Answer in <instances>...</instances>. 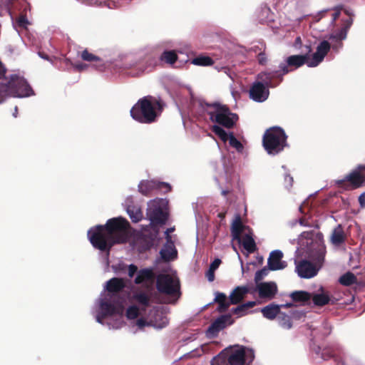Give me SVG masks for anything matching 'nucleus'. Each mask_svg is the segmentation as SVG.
I'll return each mask as SVG.
<instances>
[{"label": "nucleus", "instance_id": "f03ea898", "mask_svg": "<svg viewBox=\"0 0 365 365\" xmlns=\"http://www.w3.org/2000/svg\"><path fill=\"white\" fill-rule=\"evenodd\" d=\"M160 98L146 96L140 98L130 109V115L140 123L150 124L157 120L164 108Z\"/></svg>", "mask_w": 365, "mask_h": 365}, {"label": "nucleus", "instance_id": "09e8293b", "mask_svg": "<svg viewBox=\"0 0 365 365\" xmlns=\"http://www.w3.org/2000/svg\"><path fill=\"white\" fill-rule=\"evenodd\" d=\"M73 68L76 71H82L87 68L88 66L85 63H76L73 64Z\"/></svg>", "mask_w": 365, "mask_h": 365}, {"label": "nucleus", "instance_id": "4468645a", "mask_svg": "<svg viewBox=\"0 0 365 365\" xmlns=\"http://www.w3.org/2000/svg\"><path fill=\"white\" fill-rule=\"evenodd\" d=\"M212 131L222 141L226 142L229 140L230 145L235 148L237 150L241 151L243 149L242 144L235 137L232 133L228 135L221 126L217 125H212Z\"/></svg>", "mask_w": 365, "mask_h": 365}, {"label": "nucleus", "instance_id": "c03bdc74", "mask_svg": "<svg viewBox=\"0 0 365 365\" xmlns=\"http://www.w3.org/2000/svg\"><path fill=\"white\" fill-rule=\"evenodd\" d=\"M267 274H268V269L266 267H264L262 269L258 270L255 273V282H258L259 281L262 280L264 277L267 275Z\"/></svg>", "mask_w": 365, "mask_h": 365}, {"label": "nucleus", "instance_id": "13d9d810", "mask_svg": "<svg viewBox=\"0 0 365 365\" xmlns=\"http://www.w3.org/2000/svg\"><path fill=\"white\" fill-rule=\"evenodd\" d=\"M356 169L361 173V172L365 171V165H359Z\"/></svg>", "mask_w": 365, "mask_h": 365}, {"label": "nucleus", "instance_id": "4d7b16f0", "mask_svg": "<svg viewBox=\"0 0 365 365\" xmlns=\"http://www.w3.org/2000/svg\"><path fill=\"white\" fill-rule=\"evenodd\" d=\"M6 73V69L3 66V63L0 61V78H3Z\"/></svg>", "mask_w": 365, "mask_h": 365}, {"label": "nucleus", "instance_id": "f257e3e1", "mask_svg": "<svg viewBox=\"0 0 365 365\" xmlns=\"http://www.w3.org/2000/svg\"><path fill=\"white\" fill-rule=\"evenodd\" d=\"M130 224L123 217H114L108 220L105 225H97L88 232V239L92 245L109 255L112 247L115 244L125 243L129 239Z\"/></svg>", "mask_w": 365, "mask_h": 365}, {"label": "nucleus", "instance_id": "37998d69", "mask_svg": "<svg viewBox=\"0 0 365 365\" xmlns=\"http://www.w3.org/2000/svg\"><path fill=\"white\" fill-rule=\"evenodd\" d=\"M325 253H326L325 247H320L317 250V257L315 259L317 261V263H318L319 264L323 263V262L324 260Z\"/></svg>", "mask_w": 365, "mask_h": 365}, {"label": "nucleus", "instance_id": "9b49d317", "mask_svg": "<svg viewBox=\"0 0 365 365\" xmlns=\"http://www.w3.org/2000/svg\"><path fill=\"white\" fill-rule=\"evenodd\" d=\"M234 323L230 314L221 315L213 321L207 330V336L209 337H216L219 332L224 329L227 324Z\"/></svg>", "mask_w": 365, "mask_h": 365}, {"label": "nucleus", "instance_id": "0eeeda50", "mask_svg": "<svg viewBox=\"0 0 365 365\" xmlns=\"http://www.w3.org/2000/svg\"><path fill=\"white\" fill-rule=\"evenodd\" d=\"M312 52L310 46H307V52L304 55H292L288 56L285 61L279 65L281 70L280 76H284L302 66L304 64L308 66L309 61V53Z\"/></svg>", "mask_w": 365, "mask_h": 365}, {"label": "nucleus", "instance_id": "f8f14e48", "mask_svg": "<svg viewBox=\"0 0 365 365\" xmlns=\"http://www.w3.org/2000/svg\"><path fill=\"white\" fill-rule=\"evenodd\" d=\"M165 189L164 193H167L171 190V186L163 182L156 180H143L138 185L139 192L143 195L148 196L151 192L155 190Z\"/></svg>", "mask_w": 365, "mask_h": 365}, {"label": "nucleus", "instance_id": "bb28decb", "mask_svg": "<svg viewBox=\"0 0 365 365\" xmlns=\"http://www.w3.org/2000/svg\"><path fill=\"white\" fill-rule=\"evenodd\" d=\"M154 278L155 274L151 269H142L138 272V275L135 279V283L136 284H140L143 282L153 281Z\"/></svg>", "mask_w": 365, "mask_h": 365}, {"label": "nucleus", "instance_id": "dca6fc26", "mask_svg": "<svg viewBox=\"0 0 365 365\" xmlns=\"http://www.w3.org/2000/svg\"><path fill=\"white\" fill-rule=\"evenodd\" d=\"M269 95V88L262 83L255 82L250 89V98L256 102H263L266 101Z\"/></svg>", "mask_w": 365, "mask_h": 365}, {"label": "nucleus", "instance_id": "49530a36", "mask_svg": "<svg viewBox=\"0 0 365 365\" xmlns=\"http://www.w3.org/2000/svg\"><path fill=\"white\" fill-rule=\"evenodd\" d=\"M136 324L140 329L143 328L145 326H151L150 321L148 322L144 319L142 318L137 320Z\"/></svg>", "mask_w": 365, "mask_h": 365}, {"label": "nucleus", "instance_id": "aec40b11", "mask_svg": "<svg viewBox=\"0 0 365 365\" xmlns=\"http://www.w3.org/2000/svg\"><path fill=\"white\" fill-rule=\"evenodd\" d=\"M283 253L280 250H274L270 252L267 264L269 269L275 271L283 269L287 267V262L282 261Z\"/></svg>", "mask_w": 365, "mask_h": 365}, {"label": "nucleus", "instance_id": "680f3d73", "mask_svg": "<svg viewBox=\"0 0 365 365\" xmlns=\"http://www.w3.org/2000/svg\"><path fill=\"white\" fill-rule=\"evenodd\" d=\"M38 53H39V56H40L41 58H44V59H46V60H48V55H46V54H45V53H41V52H39Z\"/></svg>", "mask_w": 365, "mask_h": 365}, {"label": "nucleus", "instance_id": "c756f323", "mask_svg": "<svg viewBox=\"0 0 365 365\" xmlns=\"http://www.w3.org/2000/svg\"><path fill=\"white\" fill-rule=\"evenodd\" d=\"M345 235L341 225H339L332 232L331 241L335 245H339L344 242Z\"/></svg>", "mask_w": 365, "mask_h": 365}, {"label": "nucleus", "instance_id": "4c0bfd02", "mask_svg": "<svg viewBox=\"0 0 365 365\" xmlns=\"http://www.w3.org/2000/svg\"><path fill=\"white\" fill-rule=\"evenodd\" d=\"M259 51L257 56V59L260 65H265L267 63V57L265 53L266 46L264 44H262V48H259V46H255L254 51L257 52Z\"/></svg>", "mask_w": 365, "mask_h": 365}, {"label": "nucleus", "instance_id": "473e14b6", "mask_svg": "<svg viewBox=\"0 0 365 365\" xmlns=\"http://www.w3.org/2000/svg\"><path fill=\"white\" fill-rule=\"evenodd\" d=\"M339 283L344 286H351L357 282V278L351 272H348L341 275L339 279Z\"/></svg>", "mask_w": 365, "mask_h": 365}, {"label": "nucleus", "instance_id": "864d4df0", "mask_svg": "<svg viewBox=\"0 0 365 365\" xmlns=\"http://www.w3.org/2000/svg\"><path fill=\"white\" fill-rule=\"evenodd\" d=\"M359 202L361 207H365V193H362L359 197Z\"/></svg>", "mask_w": 365, "mask_h": 365}, {"label": "nucleus", "instance_id": "79ce46f5", "mask_svg": "<svg viewBox=\"0 0 365 365\" xmlns=\"http://www.w3.org/2000/svg\"><path fill=\"white\" fill-rule=\"evenodd\" d=\"M125 316L128 319H135L139 316V309L135 305L130 306L125 313Z\"/></svg>", "mask_w": 365, "mask_h": 365}, {"label": "nucleus", "instance_id": "bf43d9fd", "mask_svg": "<svg viewBox=\"0 0 365 365\" xmlns=\"http://www.w3.org/2000/svg\"><path fill=\"white\" fill-rule=\"evenodd\" d=\"M279 306H280V309L282 307L289 308V307H292L294 306V304L292 303H287V304H281Z\"/></svg>", "mask_w": 365, "mask_h": 365}, {"label": "nucleus", "instance_id": "9d476101", "mask_svg": "<svg viewBox=\"0 0 365 365\" xmlns=\"http://www.w3.org/2000/svg\"><path fill=\"white\" fill-rule=\"evenodd\" d=\"M7 87L14 91L19 97H28L34 94L28 82L24 78L17 76H11Z\"/></svg>", "mask_w": 365, "mask_h": 365}, {"label": "nucleus", "instance_id": "393cba45", "mask_svg": "<svg viewBox=\"0 0 365 365\" xmlns=\"http://www.w3.org/2000/svg\"><path fill=\"white\" fill-rule=\"evenodd\" d=\"M280 312V306L270 304L261 309L263 317L269 320L274 319Z\"/></svg>", "mask_w": 365, "mask_h": 365}, {"label": "nucleus", "instance_id": "e433bc0d", "mask_svg": "<svg viewBox=\"0 0 365 365\" xmlns=\"http://www.w3.org/2000/svg\"><path fill=\"white\" fill-rule=\"evenodd\" d=\"M191 63L196 66H212L214 63V61L209 56H199L194 58Z\"/></svg>", "mask_w": 365, "mask_h": 365}, {"label": "nucleus", "instance_id": "052dcab7", "mask_svg": "<svg viewBox=\"0 0 365 365\" xmlns=\"http://www.w3.org/2000/svg\"><path fill=\"white\" fill-rule=\"evenodd\" d=\"M106 317H103L102 316V312L101 313V314H98L96 317V319H97V322H99V323H102L103 322V319H104Z\"/></svg>", "mask_w": 365, "mask_h": 365}, {"label": "nucleus", "instance_id": "6e6d98bb", "mask_svg": "<svg viewBox=\"0 0 365 365\" xmlns=\"http://www.w3.org/2000/svg\"><path fill=\"white\" fill-rule=\"evenodd\" d=\"M27 22L28 21L24 16H21L18 20L19 25L21 26H24Z\"/></svg>", "mask_w": 365, "mask_h": 365}, {"label": "nucleus", "instance_id": "5fc2aeb1", "mask_svg": "<svg viewBox=\"0 0 365 365\" xmlns=\"http://www.w3.org/2000/svg\"><path fill=\"white\" fill-rule=\"evenodd\" d=\"M246 357L250 359V362L252 361L255 358L254 351L251 349H249L247 351H246Z\"/></svg>", "mask_w": 365, "mask_h": 365}, {"label": "nucleus", "instance_id": "b1692460", "mask_svg": "<svg viewBox=\"0 0 365 365\" xmlns=\"http://www.w3.org/2000/svg\"><path fill=\"white\" fill-rule=\"evenodd\" d=\"M161 258L165 262H170L177 257V251L174 247L173 242H167L160 251Z\"/></svg>", "mask_w": 365, "mask_h": 365}, {"label": "nucleus", "instance_id": "6ab92c4d", "mask_svg": "<svg viewBox=\"0 0 365 365\" xmlns=\"http://www.w3.org/2000/svg\"><path fill=\"white\" fill-rule=\"evenodd\" d=\"M296 270L302 278H311L317 274V269L313 263L306 259L300 261L297 264Z\"/></svg>", "mask_w": 365, "mask_h": 365}, {"label": "nucleus", "instance_id": "a211bd4d", "mask_svg": "<svg viewBox=\"0 0 365 365\" xmlns=\"http://www.w3.org/2000/svg\"><path fill=\"white\" fill-rule=\"evenodd\" d=\"M259 297L262 299H273L277 292V286L274 282H260L257 284Z\"/></svg>", "mask_w": 365, "mask_h": 365}, {"label": "nucleus", "instance_id": "cd10ccee", "mask_svg": "<svg viewBox=\"0 0 365 365\" xmlns=\"http://www.w3.org/2000/svg\"><path fill=\"white\" fill-rule=\"evenodd\" d=\"M289 297L293 302L305 304L310 301L312 294L306 291H294L289 294Z\"/></svg>", "mask_w": 365, "mask_h": 365}, {"label": "nucleus", "instance_id": "4be33fe9", "mask_svg": "<svg viewBox=\"0 0 365 365\" xmlns=\"http://www.w3.org/2000/svg\"><path fill=\"white\" fill-rule=\"evenodd\" d=\"M249 227L242 224L240 216L237 215L231 225V235L232 239L241 242L242 233Z\"/></svg>", "mask_w": 365, "mask_h": 365}, {"label": "nucleus", "instance_id": "f704fd0d", "mask_svg": "<svg viewBox=\"0 0 365 365\" xmlns=\"http://www.w3.org/2000/svg\"><path fill=\"white\" fill-rule=\"evenodd\" d=\"M178 55L175 51H165L160 56V59L165 63L173 65L178 60Z\"/></svg>", "mask_w": 365, "mask_h": 365}, {"label": "nucleus", "instance_id": "5701e85b", "mask_svg": "<svg viewBox=\"0 0 365 365\" xmlns=\"http://www.w3.org/2000/svg\"><path fill=\"white\" fill-rule=\"evenodd\" d=\"M125 287L123 278L113 277L106 283V290L110 293H118Z\"/></svg>", "mask_w": 365, "mask_h": 365}, {"label": "nucleus", "instance_id": "c9c22d12", "mask_svg": "<svg viewBox=\"0 0 365 365\" xmlns=\"http://www.w3.org/2000/svg\"><path fill=\"white\" fill-rule=\"evenodd\" d=\"M316 306L322 307L329 304V296L327 294H314L311 298Z\"/></svg>", "mask_w": 365, "mask_h": 365}, {"label": "nucleus", "instance_id": "423d86ee", "mask_svg": "<svg viewBox=\"0 0 365 365\" xmlns=\"http://www.w3.org/2000/svg\"><path fill=\"white\" fill-rule=\"evenodd\" d=\"M246 350L245 347L237 349H224L211 361L210 365H244Z\"/></svg>", "mask_w": 365, "mask_h": 365}, {"label": "nucleus", "instance_id": "0e129e2a", "mask_svg": "<svg viewBox=\"0 0 365 365\" xmlns=\"http://www.w3.org/2000/svg\"><path fill=\"white\" fill-rule=\"evenodd\" d=\"M288 177H289V180H290L291 182H292V181H293V178H292V177H290V176H288Z\"/></svg>", "mask_w": 365, "mask_h": 365}, {"label": "nucleus", "instance_id": "a19ab883", "mask_svg": "<svg viewBox=\"0 0 365 365\" xmlns=\"http://www.w3.org/2000/svg\"><path fill=\"white\" fill-rule=\"evenodd\" d=\"M134 297L139 304L145 307L149 306L150 298L146 293H137L135 294Z\"/></svg>", "mask_w": 365, "mask_h": 365}, {"label": "nucleus", "instance_id": "ddd939ff", "mask_svg": "<svg viewBox=\"0 0 365 365\" xmlns=\"http://www.w3.org/2000/svg\"><path fill=\"white\" fill-rule=\"evenodd\" d=\"M280 68L271 72H261L257 75L259 83H262L267 88H274L283 81V76H280Z\"/></svg>", "mask_w": 365, "mask_h": 365}, {"label": "nucleus", "instance_id": "603ef678", "mask_svg": "<svg viewBox=\"0 0 365 365\" xmlns=\"http://www.w3.org/2000/svg\"><path fill=\"white\" fill-rule=\"evenodd\" d=\"M174 228H168L165 231V238L167 240V242H173L171 239V236L170 235V233L174 231Z\"/></svg>", "mask_w": 365, "mask_h": 365}, {"label": "nucleus", "instance_id": "412c9836", "mask_svg": "<svg viewBox=\"0 0 365 365\" xmlns=\"http://www.w3.org/2000/svg\"><path fill=\"white\" fill-rule=\"evenodd\" d=\"M100 308L103 317L113 315H119L121 317L124 312V307L120 303L114 304L108 302H102Z\"/></svg>", "mask_w": 365, "mask_h": 365}, {"label": "nucleus", "instance_id": "8fccbe9b", "mask_svg": "<svg viewBox=\"0 0 365 365\" xmlns=\"http://www.w3.org/2000/svg\"><path fill=\"white\" fill-rule=\"evenodd\" d=\"M138 270V267L135 264H130L128 267V276L130 277H133L134 274L136 273Z\"/></svg>", "mask_w": 365, "mask_h": 365}, {"label": "nucleus", "instance_id": "69168bd1", "mask_svg": "<svg viewBox=\"0 0 365 365\" xmlns=\"http://www.w3.org/2000/svg\"><path fill=\"white\" fill-rule=\"evenodd\" d=\"M297 41H300V38H299V37H298V38H297Z\"/></svg>", "mask_w": 365, "mask_h": 365}, {"label": "nucleus", "instance_id": "e2e57ef3", "mask_svg": "<svg viewBox=\"0 0 365 365\" xmlns=\"http://www.w3.org/2000/svg\"><path fill=\"white\" fill-rule=\"evenodd\" d=\"M332 356L331 354H329V356L327 357H325V353L323 352L322 353V357L324 359H327L328 358H331Z\"/></svg>", "mask_w": 365, "mask_h": 365}, {"label": "nucleus", "instance_id": "2f4dec72", "mask_svg": "<svg viewBox=\"0 0 365 365\" xmlns=\"http://www.w3.org/2000/svg\"><path fill=\"white\" fill-rule=\"evenodd\" d=\"M243 247L250 253H253L257 250V245L253 237L247 234L242 239Z\"/></svg>", "mask_w": 365, "mask_h": 365}, {"label": "nucleus", "instance_id": "20e7f679", "mask_svg": "<svg viewBox=\"0 0 365 365\" xmlns=\"http://www.w3.org/2000/svg\"><path fill=\"white\" fill-rule=\"evenodd\" d=\"M206 105L207 106L215 108V111L208 112V114L210 116V120L212 122H215L219 125L230 129L232 128L238 120V115L232 113L230 108L226 106H222L217 103L212 105L207 103Z\"/></svg>", "mask_w": 365, "mask_h": 365}, {"label": "nucleus", "instance_id": "2eb2a0df", "mask_svg": "<svg viewBox=\"0 0 365 365\" xmlns=\"http://www.w3.org/2000/svg\"><path fill=\"white\" fill-rule=\"evenodd\" d=\"M331 45L327 41H322L317 47V51L313 53L312 58H309L308 63L309 67L317 66L330 51Z\"/></svg>", "mask_w": 365, "mask_h": 365}, {"label": "nucleus", "instance_id": "39448f33", "mask_svg": "<svg viewBox=\"0 0 365 365\" xmlns=\"http://www.w3.org/2000/svg\"><path fill=\"white\" fill-rule=\"evenodd\" d=\"M249 293V288L246 286H238L230 293L229 300L227 296L222 292H215L214 302L219 304L217 311L225 312L230 307V304H237L241 302Z\"/></svg>", "mask_w": 365, "mask_h": 365}, {"label": "nucleus", "instance_id": "ea45409f", "mask_svg": "<svg viewBox=\"0 0 365 365\" xmlns=\"http://www.w3.org/2000/svg\"><path fill=\"white\" fill-rule=\"evenodd\" d=\"M127 211L133 222H138L143 218V212L138 208L128 207Z\"/></svg>", "mask_w": 365, "mask_h": 365}, {"label": "nucleus", "instance_id": "72a5a7b5", "mask_svg": "<svg viewBox=\"0 0 365 365\" xmlns=\"http://www.w3.org/2000/svg\"><path fill=\"white\" fill-rule=\"evenodd\" d=\"M81 58L85 61L88 62H101L99 65V70L102 71L103 65L101 63L102 60L98 56H96L91 53H90L87 49H85L82 51L81 55Z\"/></svg>", "mask_w": 365, "mask_h": 365}, {"label": "nucleus", "instance_id": "1a4fd4ad", "mask_svg": "<svg viewBox=\"0 0 365 365\" xmlns=\"http://www.w3.org/2000/svg\"><path fill=\"white\" fill-rule=\"evenodd\" d=\"M336 185L346 190H352L362 187L365 184V175L356 169L349 173L344 179L336 181Z\"/></svg>", "mask_w": 365, "mask_h": 365}, {"label": "nucleus", "instance_id": "7ed1b4c3", "mask_svg": "<svg viewBox=\"0 0 365 365\" xmlns=\"http://www.w3.org/2000/svg\"><path fill=\"white\" fill-rule=\"evenodd\" d=\"M287 136L280 127H272L264 132L262 145L269 155H275L281 153L287 145Z\"/></svg>", "mask_w": 365, "mask_h": 365}, {"label": "nucleus", "instance_id": "de8ad7c7", "mask_svg": "<svg viewBox=\"0 0 365 365\" xmlns=\"http://www.w3.org/2000/svg\"><path fill=\"white\" fill-rule=\"evenodd\" d=\"M221 263H222L221 259L217 258L210 264L209 269H211L215 271L219 267V266L220 265Z\"/></svg>", "mask_w": 365, "mask_h": 365}, {"label": "nucleus", "instance_id": "a18cd8bd", "mask_svg": "<svg viewBox=\"0 0 365 365\" xmlns=\"http://www.w3.org/2000/svg\"><path fill=\"white\" fill-rule=\"evenodd\" d=\"M342 9V6H336L334 9V12L332 14V22L334 23L339 17L341 14V11Z\"/></svg>", "mask_w": 365, "mask_h": 365}, {"label": "nucleus", "instance_id": "3c124183", "mask_svg": "<svg viewBox=\"0 0 365 365\" xmlns=\"http://www.w3.org/2000/svg\"><path fill=\"white\" fill-rule=\"evenodd\" d=\"M205 275L209 282H213L215 280V270L209 269Z\"/></svg>", "mask_w": 365, "mask_h": 365}, {"label": "nucleus", "instance_id": "58836bf2", "mask_svg": "<svg viewBox=\"0 0 365 365\" xmlns=\"http://www.w3.org/2000/svg\"><path fill=\"white\" fill-rule=\"evenodd\" d=\"M277 319L281 327L290 329L292 326L291 317L286 314L284 312H279V314L277 316Z\"/></svg>", "mask_w": 365, "mask_h": 365}, {"label": "nucleus", "instance_id": "f3484780", "mask_svg": "<svg viewBox=\"0 0 365 365\" xmlns=\"http://www.w3.org/2000/svg\"><path fill=\"white\" fill-rule=\"evenodd\" d=\"M147 215L153 225H165L168 220V214L160 206H154L148 210Z\"/></svg>", "mask_w": 365, "mask_h": 365}, {"label": "nucleus", "instance_id": "7c9ffc66", "mask_svg": "<svg viewBox=\"0 0 365 365\" xmlns=\"http://www.w3.org/2000/svg\"><path fill=\"white\" fill-rule=\"evenodd\" d=\"M169 323V320L166 316H164L162 313L156 314L153 319L150 320L151 326L157 329H163Z\"/></svg>", "mask_w": 365, "mask_h": 365}, {"label": "nucleus", "instance_id": "6e6552de", "mask_svg": "<svg viewBox=\"0 0 365 365\" xmlns=\"http://www.w3.org/2000/svg\"><path fill=\"white\" fill-rule=\"evenodd\" d=\"M156 288L161 294L174 296L180 292V283L168 274H160L157 277Z\"/></svg>", "mask_w": 365, "mask_h": 365}, {"label": "nucleus", "instance_id": "c85d7f7f", "mask_svg": "<svg viewBox=\"0 0 365 365\" xmlns=\"http://www.w3.org/2000/svg\"><path fill=\"white\" fill-rule=\"evenodd\" d=\"M257 304V302L250 301L246 303L238 305L237 307L233 308L232 309V313L233 314L237 315V317H242L246 315L248 313V310L250 308L254 307Z\"/></svg>", "mask_w": 365, "mask_h": 365}, {"label": "nucleus", "instance_id": "a878e982", "mask_svg": "<svg viewBox=\"0 0 365 365\" xmlns=\"http://www.w3.org/2000/svg\"><path fill=\"white\" fill-rule=\"evenodd\" d=\"M353 20L351 19H346L344 21L343 26L334 34H331L329 37L330 39H335L341 41L346 38L347 32L350 29Z\"/></svg>", "mask_w": 365, "mask_h": 365}]
</instances>
